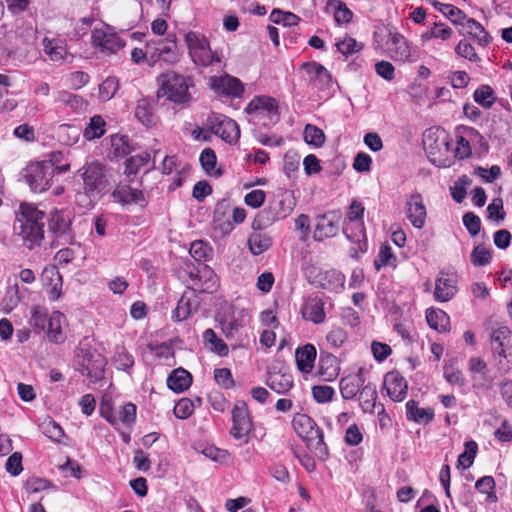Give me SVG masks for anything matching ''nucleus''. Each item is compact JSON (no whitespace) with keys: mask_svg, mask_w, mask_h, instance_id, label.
Returning a JSON list of instances; mask_svg holds the SVG:
<instances>
[{"mask_svg":"<svg viewBox=\"0 0 512 512\" xmlns=\"http://www.w3.org/2000/svg\"><path fill=\"white\" fill-rule=\"evenodd\" d=\"M246 111L250 114L274 116L277 114V103L269 96L255 97L248 104Z\"/></svg>","mask_w":512,"mask_h":512,"instance_id":"bb28decb","label":"nucleus"},{"mask_svg":"<svg viewBox=\"0 0 512 512\" xmlns=\"http://www.w3.org/2000/svg\"><path fill=\"white\" fill-rule=\"evenodd\" d=\"M66 326L67 320L65 315L60 311H53L48 320L47 336L49 340L54 343L64 342Z\"/></svg>","mask_w":512,"mask_h":512,"instance_id":"5701e85b","label":"nucleus"},{"mask_svg":"<svg viewBox=\"0 0 512 512\" xmlns=\"http://www.w3.org/2000/svg\"><path fill=\"white\" fill-rule=\"evenodd\" d=\"M203 339L210 344V349L220 356H227L229 349L224 341L217 337L212 329H206L203 333Z\"/></svg>","mask_w":512,"mask_h":512,"instance_id":"c03bdc74","label":"nucleus"},{"mask_svg":"<svg viewBox=\"0 0 512 512\" xmlns=\"http://www.w3.org/2000/svg\"><path fill=\"white\" fill-rule=\"evenodd\" d=\"M477 452V444L474 441L466 442L465 451L458 456V466L464 469L469 468L473 462Z\"/></svg>","mask_w":512,"mask_h":512,"instance_id":"603ef678","label":"nucleus"},{"mask_svg":"<svg viewBox=\"0 0 512 512\" xmlns=\"http://www.w3.org/2000/svg\"><path fill=\"white\" fill-rule=\"evenodd\" d=\"M476 489L483 494H487L489 499H496L494 489H495V481L491 476H484L476 481L475 484Z\"/></svg>","mask_w":512,"mask_h":512,"instance_id":"0e129e2a","label":"nucleus"},{"mask_svg":"<svg viewBox=\"0 0 512 512\" xmlns=\"http://www.w3.org/2000/svg\"><path fill=\"white\" fill-rule=\"evenodd\" d=\"M347 340V333L343 328L333 327L326 335V341L333 348H340Z\"/></svg>","mask_w":512,"mask_h":512,"instance_id":"4d7b16f0","label":"nucleus"},{"mask_svg":"<svg viewBox=\"0 0 512 512\" xmlns=\"http://www.w3.org/2000/svg\"><path fill=\"white\" fill-rule=\"evenodd\" d=\"M316 355V348L312 344H306L303 347L297 348L295 360L298 369L302 373H310L313 370Z\"/></svg>","mask_w":512,"mask_h":512,"instance_id":"cd10ccee","label":"nucleus"},{"mask_svg":"<svg viewBox=\"0 0 512 512\" xmlns=\"http://www.w3.org/2000/svg\"><path fill=\"white\" fill-rule=\"evenodd\" d=\"M303 68L306 70L311 81H318L324 85L331 81L330 73L325 67L318 63H305Z\"/></svg>","mask_w":512,"mask_h":512,"instance_id":"58836bf2","label":"nucleus"},{"mask_svg":"<svg viewBox=\"0 0 512 512\" xmlns=\"http://www.w3.org/2000/svg\"><path fill=\"white\" fill-rule=\"evenodd\" d=\"M194 411L193 402L188 398L180 399L174 406V415L178 419H186L192 415Z\"/></svg>","mask_w":512,"mask_h":512,"instance_id":"680f3d73","label":"nucleus"},{"mask_svg":"<svg viewBox=\"0 0 512 512\" xmlns=\"http://www.w3.org/2000/svg\"><path fill=\"white\" fill-rule=\"evenodd\" d=\"M136 118L146 126H152L156 122L155 115L153 114L150 105L146 100H140L135 109Z\"/></svg>","mask_w":512,"mask_h":512,"instance_id":"49530a36","label":"nucleus"},{"mask_svg":"<svg viewBox=\"0 0 512 512\" xmlns=\"http://www.w3.org/2000/svg\"><path fill=\"white\" fill-rule=\"evenodd\" d=\"M471 261L476 266H485L491 261V252L483 246H476L471 253Z\"/></svg>","mask_w":512,"mask_h":512,"instance_id":"e2e57ef3","label":"nucleus"},{"mask_svg":"<svg viewBox=\"0 0 512 512\" xmlns=\"http://www.w3.org/2000/svg\"><path fill=\"white\" fill-rule=\"evenodd\" d=\"M193 289L201 292L212 293L218 287V279L214 271L207 265H200L193 278Z\"/></svg>","mask_w":512,"mask_h":512,"instance_id":"aec40b11","label":"nucleus"},{"mask_svg":"<svg viewBox=\"0 0 512 512\" xmlns=\"http://www.w3.org/2000/svg\"><path fill=\"white\" fill-rule=\"evenodd\" d=\"M29 323L35 328L44 329L46 323V310L39 305H33L30 309Z\"/></svg>","mask_w":512,"mask_h":512,"instance_id":"052dcab7","label":"nucleus"},{"mask_svg":"<svg viewBox=\"0 0 512 512\" xmlns=\"http://www.w3.org/2000/svg\"><path fill=\"white\" fill-rule=\"evenodd\" d=\"M452 144L453 139L445 130H428L424 134V149L430 162L437 167H450L454 163Z\"/></svg>","mask_w":512,"mask_h":512,"instance_id":"7ed1b4c3","label":"nucleus"},{"mask_svg":"<svg viewBox=\"0 0 512 512\" xmlns=\"http://www.w3.org/2000/svg\"><path fill=\"white\" fill-rule=\"evenodd\" d=\"M368 371L365 368H359L355 374H350L340 381V391L344 399L351 400L367 382Z\"/></svg>","mask_w":512,"mask_h":512,"instance_id":"a211bd4d","label":"nucleus"},{"mask_svg":"<svg viewBox=\"0 0 512 512\" xmlns=\"http://www.w3.org/2000/svg\"><path fill=\"white\" fill-rule=\"evenodd\" d=\"M452 35L453 30L450 27L443 23H434L432 27L421 34V42L422 44H425L433 38L447 41L452 37Z\"/></svg>","mask_w":512,"mask_h":512,"instance_id":"c9c22d12","label":"nucleus"},{"mask_svg":"<svg viewBox=\"0 0 512 512\" xmlns=\"http://www.w3.org/2000/svg\"><path fill=\"white\" fill-rule=\"evenodd\" d=\"M104 364L105 363L103 359L98 357V359L93 360L92 356H90L83 360V372H86V374L89 376L98 377L103 371Z\"/></svg>","mask_w":512,"mask_h":512,"instance_id":"bf43d9fd","label":"nucleus"},{"mask_svg":"<svg viewBox=\"0 0 512 512\" xmlns=\"http://www.w3.org/2000/svg\"><path fill=\"white\" fill-rule=\"evenodd\" d=\"M364 207L361 203L353 201L350 205L347 221L343 227V232L351 241L358 244L361 252L367 249L366 233L363 222Z\"/></svg>","mask_w":512,"mask_h":512,"instance_id":"0eeeda50","label":"nucleus"},{"mask_svg":"<svg viewBox=\"0 0 512 512\" xmlns=\"http://www.w3.org/2000/svg\"><path fill=\"white\" fill-rule=\"evenodd\" d=\"M406 215L414 228L421 229L424 227L427 210L420 193H413L407 198Z\"/></svg>","mask_w":512,"mask_h":512,"instance_id":"4468645a","label":"nucleus"},{"mask_svg":"<svg viewBox=\"0 0 512 512\" xmlns=\"http://www.w3.org/2000/svg\"><path fill=\"white\" fill-rule=\"evenodd\" d=\"M334 8V19L338 24H345L351 21L353 14L343 2L336 0Z\"/></svg>","mask_w":512,"mask_h":512,"instance_id":"338daca9","label":"nucleus"},{"mask_svg":"<svg viewBox=\"0 0 512 512\" xmlns=\"http://www.w3.org/2000/svg\"><path fill=\"white\" fill-rule=\"evenodd\" d=\"M91 39L94 47L108 55L116 53L125 45L112 28L106 25L95 27L92 31Z\"/></svg>","mask_w":512,"mask_h":512,"instance_id":"9d476101","label":"nucleus"},{"mask_svg":"<svg viewBox=\"0 0 512 512\" xmlns=\"http://www.w3.org/2000/svg\"><path fill=\"white\" fill-rule=\"evenodd\" d=\"M459 25H461L465 32L475 39L480 45L485 46L489 43L490 37L488 33L476 20L467 18L466 15H464V19L460 21Z\"/></svg>","mask_w":512,"mask_h":512,"instance_id":"c756f323","label":"nucleus"},{"mask_svg":"<svg viewBox=\"0 0 512 512\" xmlns=\"http://www.w3.org/2000/svg\"><path fill=\"white\" fill-rule=\"evenodd\" d=\"M396 257L392 253V249L389 245H382L375 260V267L379 270L382 266L395 265Z\"/></svg>","mask_w":512,"mask_h":512,"instance_id":"13d9d810","label":"nucleus"},{"mask_svg":"<svg viewBox=\"0 0 512 512\" xmlns=\"http://www.w3.org/2000/svg\"><path fill=\"white\" fill-rule=\"evenodd\" d=\"M101 413L102 416L114 426L118 425L119 422L132 424L136 419V405L133 403H127L123 405L117 413L107 412L103 409Z\"/></svg>","mask_w":512,"mask_h":512,"instance_id":"c85d7f7f","label":"nucleus"},{"mask_svg":"<svg viewBox=\"0 0 512 512\" xmlns=\"http://www.w3.org/2000/svg\"><path fill=\"white\" fill-rule=\"evenodd\" d=\"M114 363L117 369L126 370L133 366L134 359L123 347H120L114 356Z\"/></svg>","mask_w":512,"mask_h":512,"instance_id":"69168bd1","label":"nucleus"},{"mask_svg":"<svg viewBox=\"0 0 512 512\" xmlns=\"http://www.w3.org/2000/svg\"><path fill=\"white\" fill-rule=\"evenodd\" d=\"M475 102L483 106L484 108H490L495 98L493 96V90L490 86L483 85L478 88L473 95Z\"/></svg>","mask_w":512,"mask_h":512,"instance_id":"8fccbe9b","label":"nucleus"},{"mask_svg":"<svg viewBox=\"0 0 512 512\" xmlns=\"http://www.w3.org/2000/svg\"><path fill=\"white\" fill-rule=\"evenodd\" d=\"M303 318L320 324L325 321L324 301L321 298H308L302 307Z\"/></svg>","mask_w":512,"mask_h":512,"instance_id":"a878e982","label":"nucleus"},{"mask_svg":"<svg viewBox=\"0 0 512 512\" xmlns=\"http://www.w3.org/2000/svg\"><path fill=\"white\" fill-rule=\"evenodd\" d=\"M185 44L191 61L198 67H208L221 62L220 55L210 47L209 40L201 33L190 31Z\"/></svg>","mask_w":512,"mask_h":512,"instance_id":"423d86ee","label":"nucleus"},{"mask_svg":"<svg viewBox=\"0 0 512 512\" xmlns=\"http://www.w3.org/2000/svg\"><path fill=\"white\" fill-rule=\"evenodd\" d=\"M199 298L195 289L185 291L179 299L174 310V318L177 321L186 320L199 307Z\"/></svg>","mask_w":512,"mask_h":512,"instance_id":"412c9836","label":"nucleus"},{"mask_svg":"<svg viewBox=\"0 0 512 512\" xmlns=\"http://www.w3.org/2000/svg\"><path fill=\"white\" fill-rule=\"evenodd\" d=\"M209 86L219 94L240 96L244 92V87L239 79L228 74L222 76H212L209 78Z\"/></svg>","mask_w":512,"mask_h":512,"instance_id":"f3484780","label":"nucleus"},{"mask_svg":"<svg viewBox=\"0 0 512 512\" xmlns=\"http://www.w3.org/2000/svg\"><path fill=\"white\" fill-rule=\"evenodd\" d=\"M249 249L252 254L260 255L271 246V238L263 233H253L248 239Z\"/></svg>","mask_w":512,"mask_h":512,"instance_id":"4c0bfd02","label":"nucleus"},{"mask_svg":"<svg viewBox=\"0 0 512 512\" xmlns=\"http://www.w3.org/2000/svg\"><path fill=\"white\" fill-rule=\"evenodd\" d=\"M322 286L333 291H341L344 288L345 276L337 270H328L323 275Z\"/></svg>","mask_w":512,"mask_h":512,"instance_id":"79ce46f5","label":"nucleus"},{"mask_svg":"<svg viewBox=\"0 0 512 512\" xmlns=\"http://www.w3.org/2000/svg\"><path fill=\"white\" fill-rule=\"evenodd\" d=\"M341 216L337 212H328L316 218L313 237L321 241L334 237L339 232Z\"/></svg>","mask_w":512,"mask_h":512,"instance_id":"ddd939ff","label":"nucleus"},{"mask_svg":"<svg viewBox=\"0 0 512 512\" xmlns=\"http://www.w3.org/2000/svg\"><path fill=\"white\" fill-rule=\"evenodd\" d=\"M384 386L387 394L394 401H402L407 394L408 385L406 380L397 372L386 374Z\"/></svg>","mask_w":512,"mask_h":512,"instance_id":"4be33fe9","label":"nucleus"},{"mask_svg":"<svg viewBox=\"0 0 512 512\" xmlns=\"http://www.w3.org/2000/svg\"><path fill=\"white\" fill-rule=\"evenodd\" d=\"M55 174L50 162H34L26 168L25 178L31 190L37 193L46 191Z\"/></svg>","mask_w":512,"mask_h":512,"instance_id":"6e6552de","label":"nucleus"},{"mask_svg":"<svg viewBox=\"0 0 512 512\" xmlns=\"http://www.w3.org/2000/svg\"><path fill=\"white\" fill-rule=\"evenodd\" d=\"M78 175L82 180L83 191L76 195V202L79 206L90 209L109 191L113 180L112 170L103 162L90 159L79 168Z\"/></svg>","mask_w":512,"mask_h":512,"instance_id":"f257e3e1","label":"nucleus"},{"mask_svg":"<svg viewBox=\"0 0 512 512\" xmlns=\"http://www.w3.org/2000/svg\"><path fill=\"white\" fill-rule=\"evenodd\" d=\"M191 383L190 373L182 368L175 369L167 379L168 387L177 393L187 390Z\"/></svg>","mask_w":512,"mask_h":512,"instance_id":"2f4dec72","label":"nucleus"},{"mask_svg":"<svg viewBox=\"0 0 512 512\" xmlns=\"http://www.w3.org/2000/svg\"><path fill=\"white\" fill-rule=\"evenodd\" d=\"M493 352L512 364V333L507 327L496 329L491 337Z\"/></svg>","mask_w":512,"mask_h":512,"instance_id":"2eb2a0df","label":"nucleus"},{"mask_svg":"<svg viewBox=\"0 0 512 512\" xmlns=\"http://www.w3.org/2000/svg\"><path fill=\"white\" fill-rule=\"evenodd\" d=\"M406 415L410 421L427 424L433 419L434 412L431 408H420L416 401L410 400L406 403Z\"/></svg>","mask_w":512,"mask_h":512,"instance_id":"7c9ffc66","label":"nucleus"},{"mask_svg":"<svg viewBox=\"0 0 512 512\" xmlns=\"http://www.w3.org/2000/svg\"><path fill=\"white\" fill-rule=\"evenodd\" d=\"M456 291L455 277L440 273L435 282L434 296L436 300L449 301L456 294Z\"/></svg>","mask_w":512,"mask_h":512,"instance_id":"b1692460","label":"nucleus"},{"mask_svg":"<svg viewBox=\"0 0 512 512\" xmlns=\"http://www.w3.org/2000/svg\"><path fill=\"white\" fill-rule=\"evenodd\" d=\"M336 47L341 54L347 57L362 50L363 44L357 42L352 37H345L336 42Z\"/></svg>","mask_w":512,"mask_h":512,"instance_id":"3c124183","label":"nucleus"},{"mask_svg":"<svg viewBox=\"0 0 512 512\" xmlns=\"http://www.w3.org/2000/svg\"><path fill=\"white\" fill-rule=\"evenodd\" d=\"M44 213L31 204H21L14 224L16 241L29 250L39 246L44 236Z\"/></svg>","mask_w":512,"mask_h":512,"instance_id":"f03ea898","label":"nucleus"},{"mask_svg":"<svg viewBox=\"0 0 512 512\" xmlns=\"http://www.w3.org/2000/svg\"><path fill=\"white\" fill-rule=\"evenodd\" d=\"M69 217L63 211H54L51 213L49 228L54 233L65 234L69 227Z\"/></svg>","mask_w":512,"mask_h":512,"instance_id":"a18cd8bd","label":"nucleus"},{"mask_svg":"<svg viewBox=\"0 0 512 512\" xmlns=\"http://www.w3.org/2000/svg\"><path fill=\"white\" fill-rule=\"evenodd\" d=\"M312 394L318 403H325L332 400L334 389L327 385H317L312 388Z\"/></svg>","mask_w":512,"mask_h":512,"instance_id":"774afa93","label":"nucleus"},{"mask_svg":"<svg viewBox=\"0 0 512 512\" xmlns=\"http://www.w3.org/2000/svg\"><path fill=\"white\" fill-rule=\"evenodd\" d=\"M472 150L471 146L469 144V141L466 140L464 137L459 136L456 140V142L453 141L452 144V154H454V160L456 158L458 159H464L471 155Z\"/></svg>","mask_w":512,"mask_h":512,"instance_id":"6e6d98bb","label":"nucleus"},{"mask_svg":"<svg viewBox=\"0 0 512 512\" xmlns=\"http://www.w3.org/2000/svg\"><path fill=\"white\" fill-rule=\"evenodd\" d=\"M377 400L376 385L369 381L361 388L359 392V403L365 413H373Z\"/></svg>","mask_w":512,"mask_h":512,"instance_id":"473e14b6","label":"nucleus"},{"mask_svg":"<svg viewBox=\"0 0 512 512\" xmlns=\"http://www.w3.org/2000/svg\"><path fill=\"white\" fill-rule=\"evenodd\" d=\"M158 98H165L175 104H184L190 101L189 87L192 85L189 78L175 71H168L158 77Z\"/></svg>","mask_w":512,"mask_h":512,"instance_id":"39448f33","label":"nucleus"},{"mask_svg":"<svg viewBox=\"0 0 512 512\" xmlns=\"http://www.w3.org/2000/svg\"><path fill=\"white\" fill-rule=\"evenodd\" d=\"M115 200L122 204H145V197L142 191L130 187L129 185L118 184L112 192Z\"/></svg>","mask_w":512,"mask_h":512,"instance_id":"393cba45","label":"nucleus"},{"mask_svg":"<svg viewBox=\"0 0 512 512\" xmlns=\"http://www.w3.org/2000/svg\"><path fill=\"white\" fill-rule=\"evenodd\" d=\"M233 426L232 436L243 443H248L249 434L252 430V422L249 417L248 409L245 403H237L232 411Z\"/></svg>","mask_w":512,"mask_h":512,"instance_id":"9b49d317","label":"nucleus"},{"mask_svg":"<svg viewBox=\"0 0 512 512\" xmlns=\"http://www.w3.org/2000/svg\"><path fill=\"white\" fill-rule=\"evenodd\" d=\"M386 48L390 57L396 61H411L412 51L407 39L395 29H388Z\"/></svg>","mask_w":512,"mask_h":512,"instance_id":"f8f14e48","label":"nucleus"},{"mask_svg":"<svg viewBox=\"0 0 512 512\" xmlns=\"http://www.w3.org/2000/svg\"><path fill=\"white\" fill-rule=\"evenodd\" d=\"M44 281L49 279L50 287L48 289L49 299L56 301L61 295L62 278L55 267L45 268L43 271Z\"/></svg>","mask_w":512,"mask_h":512,"instance_id":"f704fd0d","label":"nucleus"},{"mask_svg":"<svg viewBox=\"0 0 512 512\" xmlns=\"http://www.w3.org/2000/svg\"><path fill=\"white\" fill-rule=\"evenodd\" d=\"M147 48L152 58L163 60L169 64L179 61V53L174 40H159L156 42L151 40L147 43Z\"/></svg>","mask_w":512,"mask_h":512,"instance_id":"dca6fc26","label":"nucleus"},{"mask_svg":"<svg viewBox=\"0 0 512 512\" xmlns=\"http://www.w3.org/2000/svg\"><path fill=\"white\" fill-rule=\"evenodd\" d=\"M292 426L297 435L305 441L307 447L318 458L324 460L328 456V448L324 443L323 432L316 426L311 417L297 413L293 417Z\"/></svg>","mask_w":512,"mask_h":512,"instance_id":"20e7f679","label":"nucleus"},{"mask_svg":"<svg viewBox=\"0 0 512 512\" xmlns=\"http://www.w3.org/2000/svg\"><path fill=\"white\" fill-rule=\"evenodd\" d=\"M304 141L311 146L320 148L326 141V136L322 129L315 125L307 124L303 132Z\"/></svg>","mask_w":512,"mask_h":512,"instance_id":"ea45409f","label":"nucleus"},{"mask_svg":"<svg viewBox=\"0 0 512 512\" xmlns=\"http://www.w3.org/2000/svg\"><path fill=\"white\" fill-rule=\"evenodd\" d=\"M200 163L204 169V171L211 176H219L220 170L216 168V154L211 148H206L202 151L200 155Z\"/></svg>","mask_w":512,"mask_h":512,"instance_id":"37998d69","label":"nucleus"},{"mask_svg":"<svg viewBox=\"0 0 512 512\" xmlns=\"http://www.w3.org/2000/svg\"><path fill=\"white\" fill-rule=\"evenodd\" d=\"M207 125L213 134L219 136L229 144H235L240 138L238 124L224 115H210L207 119Z\"/></svg>","mask_w":512,"mask_h":512,"instance_id":"1a4fd4ad","label":"nucleus"},{"mask_svg":"<svg viewBox=\"0 0 512 512\" xmlns=\"http://www.w3.org/2000/svg\"><path fill=\"white\" fill-rule=\"evenodd\" d=\"M119 83L117 78L108 77L99 85V97L103 101L110 100L118 90Z\"/></svg>","mask_w":512,"mask_h":512,"instance_id":"09e8293b","label":"nucleus"},{"mask_svg":"<svg viewBox=\"0 0 512 512\" xmlns=\"http://www.w3.org/2000/svg\"><path fill=\"white\" fill-rule=\"evenodd\" d=\"M150 160V155L148 153H144L141 155H136L128 158L125 162V172L128 175L136 174L140 167L148 164Z\"/></svg>","mask_w":512,"mask_h":512,"instance_id":"5fc2aeb1","label":"nucleus"},{"mask_svg":"<svg viewBox=\"0 0 512 512\" xmlns=\"http://www.w3.org/2000/svg\"><path fill=\"white\" fill-rule=\"evenodd\" d=\"M426 320L428 325L437 331H445L449 322L447 314L440 309H428Z\"/></svg>","mask_w":512,"mask_h":512,"instance_id":"a19ab883","label":"nucleus"},{"mask_svg":"<svg viewBox=\"0 0 512 512\" xmlns=\"http://www.w3.org/2000/svg\"><path fill=\"white\" fill-rule=\"evenodd\" d=\"M42 46L43 52L52 62H70V58L73 57L61 39L45 37L42 41Z\"/></svg>","mask_w":512,"mask_h":512,"instance_id":"6ab92c4d","label":"nucleus"},{"mask_svg":"<svg viewBox=\"0 0 512 512\" xmlns=\"http://www.w3.org/2000/svg\"><path fill=\"white\" fill-rule=\"evenodd\" d=\"M269 387L278 394H284L293 386V378L289 373L273 372L269 375Z\"/></svg>","mask_w":512,"mask_h":512,"instance_id":"72a5a7b5","label":"nucleus"},{"mask_svg":"<svg viewBox=\"0 0 512 512\" xmlns=\"http://www.w3.org/2000/svg\"><path fill=\"white\" fill-rule=\"evenodd\" d=\"M64 80L67 87L77 90L84 87L89 82L90 77L83 71H74L67 74Z\"/></svg>","mask_w":512,"mask_h":512,"instance_id":"de8ad7c7","label":"nucleus"},{"mask_svg":"<svg viewBox=\"0 0 512 512\" xmlns=\"http://www.w3.org/2000/svg\"><path fill=\"white\" fill-rule=\"evenodd\" d=\"M105 126L104 119L100 115H94L84 129L83 135L89 141L100 138L106 131Z\"/></svg>","mask_w":512,"mask_h":512,"instance_id":"e433bc0d","label":"nucleus"},{"mask_svg":"<svg viewBox=\"0 0 512 512\" xmlns=\"http://www.w3.org/2000/svg\"><path fill=\"white\" fill-rule=\"evenodd\" d=\"M434 7L442 12L445 16L450 18L452 22L459 24L462 19H464V13L457 7L451 4H443L435 1L433 3Z\"/></svg>","mask_w":512,"mask_h":512,"instance_id":"864d4df0","label":"nucleus"}]
</instances>
